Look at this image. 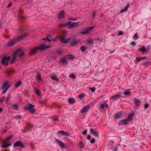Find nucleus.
I'll return each mask as SVG.
<instances>
[{"label": "nucleus", "instance_id": "72a5a7b5", "mask_svg": "<svg viewBox=\"0 0 151 151\" xmlns=\"http://www.w3.org/2000/svg\"><path fill=\"white\" fill-rule=\"evenodd\" d=\"M80 49L83 52L87 50V47L84 46H81Z\"/></svg>", "mask_w": 151, "mask_h": 151}, {"label": "nucleus", "instance_id": "393cba45", "mask_svg": "<svg viewBox=\"0 0 151 151\" xmlns=\"http://www.w3.org/2000/svg\"><path fill=\"white\" fill-rule=\"evenodd\" d=\"M136 60L138 62H139L143 60V59H146V57H141L140 58L137 57L136 58Z\"/></svg>", "mask_w": 151, "mask_h": 151}, {"label": "nucleus", "instance_id": "7ed1b4c3", "mask_svg": "<svg viewBox=\"0 0 151 151\" xmlns=\"http://www.w3.org/2000/svg\"><path fill=\"white\" fill-rule=\"evenodd\" d=\"M9 82L8 81H6L2 84L1 89H4L2 91L3 93H5L6 92L8 89L9 88L10 85H9Z\"/></svg>", "mask_w": 151, "mask_h": 151}, {"label": "nucleus", "instance_id": "7c9ffc66", "mask_svg": "<svg viewBox=\"0 0 151 151\" xmlns=\"http://www.w3.org/2000/svg\"><path fill=\"white\" fill-rule=\"evenodd\" d=\"M22 82L20 81H17L14 84V87H17L19 86L21 84Z\"/></svg>", "mask_w": 151, "mask_h": 151}, {"label": "nucleus", "instance_id": "2eb2a0df", "mask_svg": "<svg viewBox=\"0 0 151 151\" xmlns=\"http://www.w3.org/2000/svg\"><path fill=\"white\" fill-rule=\"evenodd\" d=\"M141 101L139 99H134L133 100V102L135 106H138L140 104Z\"/></svg>", "mask_w": 151, "mask_h": 151}, {"label": "nucleus", "instance_id": "39448f33", "mask_svg": "<svg viewBox=\"0 0 151 151\" xmlns=\"http://www.w3.org/2000/svg\"><path fill=\"white\" fill-rule=\"evenodd\" d=\"M19 41V39L13 38L7 44V46H11L13 45L18 42Z\"/></svg>", "mask_w": 151, "mask_h": 151}, {"label": "nucleus", "instance_id": "0e129e2a", "mask_svg": "<svg viewBox=\"0 0 151 151\" xmlns=\"http://www.w3.org/2000/svg\"><path fill=\"white\" fill-rule=\"evenodd\" d=\"M122 94V93L121 92H119L118 94H117V95H119V97L120 98L121 95Z\"/></svg>", "mask_w": 151, "mask_h": 151}, {"label": "nucleus", "instance_id": "2f4dec72", "mask_svg": "<svg viewBox=\"0 0 151 151\" xmlns=\"http://www.w3.org/2000/svg\"><path fill=\"white\" fill-rule=\"evenodd\" d=\"M133 116V114H130L128 115L127 117V119L128 120H131L132 119V117Z\"/></svg>", "mask_w": 151, "mask_h": 151}, {"label": "nucleus", "instance_id": "ea45409f", "mask_svg": "<svg viewBox=\"0 0 151 151\" xmlns=\"http://www.w3.org/2000/svg\"><path fill=\"white\" fill-rule=\"evenodd\" d=\"M58 118L59 116H57L56 117H52V119L53 121L55 122L58 121Z\"/></svg>", "mask_w": 151, "mask_h": 151}, {"label": "nucleus", "instance_id": "c85d7f7f", "mask_svg": "<svg viewBox=\"0 0 151 151\" xmlns=\"http://www.w3.org/2000/svg\"><path fill=\"white\" fill-rule=\"evenodd\" d=\"M68 102L70 104H73L75 102V101L73 98H69L68 99Z\"/></svg>", "mask_w": 151, "mask_h": 151}, {"label": "nucleus", "instance_id": "5fc2aeb1", "mask_svg": "<svg viewBox=\"0 0 151 151\" xmlns=\"http://www.w3.org/2000/svg\"><path fill=\"white\" fill-rule=\"evenodd\" d=\"M57 52L59 54V55H61L62 54V52L60 50H57Z\"/></svg>", "mask_w": 151, "mask_h": 151}, {"label": "nucleus", "instance_id": "6e6d98bb", "mask_svg": "<svg viewBox=\"0 0 151 151\" xmlns=\"http://www.w3.org/2000/svg\"><path fill=\"white\" fill-rule=\"evenodd\" d=\"M57 39H58V37H56L55 38L52 39V40L53 41L55 42L57 41Z\"/></svg>", "mask_w": 151, "mask_h": 151}, {"label": "nucleus", "instance_id": "9d476101", "mask_svg": "<svg viewBox=\"0 0 151 151\" xmlns=\"http://www.w3.org/2000/svg\"><path fill=\"white\" fill-rule=\"evenodd\" d=\"M123 116L122 112L120 111L115 114L114 115V118L116 119H121Z\"/></svg>", "mask_w": 151, "mask_h": 151}, {"label": "nucleus", "instance_id": "cd10ccee", "mask_svg": "<svg viewBox=\"0 0 151 151\" xmlns=\"http://www.w3.org/2000/svg\"><path fill=\"white\" fill-rule=\"evenodd\" d=\"M37 52V49L34 48L31 50L29 52V55H31L34 54Z\"/></svg>", "mask_w": 151, "mask_h": 151}, {"label": "nucleus", "instance_id": "680f3d73", "mask_svg": "<svg viewBox=\"0 0 151 151\" xmlns=\"http://www.w3.org/2000/svg\"><path fill=\"white\" fill-rule=\"evenodd\" d=\"M46 40H47L49 42H50L51 41L50 39H49V38L47 37H46Z\"/></svg>", "mask_w": 151, "mask_h": 151}, {"label": "nucleus", "instance_id": "423d86ee", "mask_svg": "<svg viewBox=\"0 0 151 151\" xmlns=\"http://www.w3.org/2000/svg\"><path fill=\"white\" fill-rule=\"evenodd\" d=\"M21 147L24 148L25 147L24 145L20 141L16 142L13 145V147Z\"/></svg>", "mask_w": 151, "mask_h": 151}, {"label": "nucleus", "instance_id": "bf43d9fd", "mask_svg": "<svg viewBox=\"0 0 151 151\" xmlns=\"http://www.w3.org/2000/svg\"><path fill=\"white\" fill-rule=\"evenodd\" d=\"M91 136L90 135H88V137H87V139L88 140H90L91 139Z\"/></svg>", "mask_w": 151, "mask_h": 151}, {"label": "nucleus", "instance_id": "e433bc0d", "mask_svg": "<svg viewBox=\"0 0 151 151\" xmlns=\"http://www.w3.org/2000/svg\"><path fill=\"white\" fill-rule=\"evenodd\" d=\"M12 106L14 107L16 109H18L19 107L18 104L17 103L14 104L12 105Z\"/></svg>", "mask_w": 151, "mask_h": 151}, {"label": "nucleus", "instance_id": "e2e57ef3", "mask_svg": "<svg viewBox=\"0 0 151 151\" xmlns=\"http://www.w3.org/2000/svg\"><path fill=\"white\" fill-rule=\"evenodd\" d=\"M12 3L11 2H9L7 8H9L12 5Z\"/></svg>", "mask_w": 151, "mask_h": 151}, {"label": "nucleus", "instance_id": "603ef678", "mask_svg": "<svg viewBox=\"0 0 151 151\" xmlns=\"http://www.w3.org/2000/svg\"><path fill=\"white\" fill-rule=\"evenodd\" d=\"M95 142V140L94 138H93L90 141V143H93Z\"/></svg>", "mask_w": 151, "mask_h": 151}, {"label": "nucleus", "instance_id": "37998d69", "mask_svg": "<svg viewBox=\"0 0 151 151\" xmlns=\"http://www.w3.org/2000/svg\"><path fill=\"white\" fill-rule=\"evenodd\" d=\"M96 14V11H93L92 14V18H94L95 17Z\"/></svg>", "mask_w": 151, "mask_h": 151}, {"label": "nucleus", "instance_id": "1a4fd4ad", "mask_svg": "<svg viewBox=\"0 0 151 151\" xmlns=\"http://www.w3.org/2000/svg\"><path fill=\"white\" fill-rule=\"evenodd\" d=\"M8 61L7 58V56H3L1 60V63L3 65H5L6 66L8 65Z\"/></svg>", "mask_w": 151, "mask_h": 151}, {"label": "nucleus", "instance_id": "de8ad7c7", "mask_svg": "<svg viewBox=\"0 0 151 151\" xmlns=\"http://www.w3.org/2000/svg\"><path fill=\"white\" fill-rule=\"evenodd\" d=\"M57 56H50V58L53 60H56L57 58Z\"/></svg>", "mask_w": 151, "mask_h": 151}, {"label": "nucleus", "instance_id": "13d9d810", "mask_svg": "<svg viewBox=\"0 0 151 151\" xmlns=\"http://www.w3.org/2000/svg\"><path fill=\"white\" fill-rule=\"evenodd\" d=\"M134 36L137 39L139 38V37L138 36V34L137 33L134 34Z\"/></svg>", "mask_w": 151, "mask_h": 151}, {"label": "nucleus", "instance_id": "4468645a", "mask_svg": "<svg viewBox=\"0 0 151 151\" xmlns=\"http://www.w3.org/2000/svg\"><path fill=\"white\" fill-rule=\"evenodd\" d=\"M78 22H74L68 26V28H76L78 26Z\"/></svg>", "mask_w": 151, "mask_h": 151}, {"label": "nucleus", "instance_id": "ddd939ff", "mask_svg": "<svg viewBox=\"0 0 151 151\" xmlns=\"http://www.w3.org/2000/svg\"><path fill=\"white\" fill-rule=\"evenodd\" d=\"M70 40V38L68 37L67 38H64L61 37L60 39V42L64 44H66Z\"/></svg>", "mask_w": 151, "mask_h": 151}, {"label": "nucleus", "instance_id": "a211bd4d", "mask_svg": "<svg viewBox=\"0 0 151 151\" xmlns=\"http://www.w3.org/2000/svg\"><path fill=\"white\" fill-rule=\"evenodd\" d=\"M55 141L57 142L59 144L60 146L63 148L65 146V144L63 143L60 140L58 139H56L55 140Z\"/></svg>", "mask_w": 151, "mask_h": 151}, {"label": "nucleus", "instance_id": "a878e982", "mask_svg": "<svg viewBox=\"0 0 151 151\" xmlns=\"http://www.w3.org/2000/svg\"><path fill=\"white\" fill-rule=\"evenodd\" d=\"M77 44V41L76 40H73L70 42V45L72 46L76 45Z\"/></svg>", "mask_w": 151, "mask_h": 151}, {"label": "nucleus", "instance_id": "473e14b6", "mask_svg": "<svg viewBox=\"0 0 151 151\" xmlns=\"http://www.w3.org/2000/svg\"><path fill=\"white\" fill-rule=\"evenodd\" d=\"M124 95L127 96H131V93L129 91H126L124 92Z\"/></svg>", "mask_w": 151, "mask_h": 151}, {"label": "nucleus", "instance_id": "3c124183", "mask_svg": "<svg viewBox=\"0 0 151 151\" xmlns=\"http://www.w3.org/2000/svg\"><path fill=\"white\" fill-rule=\"evenodd\" d=\"M130 44H131V45H132V46H135V45H136V43H135V42H134V41H132V42H131V43H130Z\"/></svg>", "mask_w": 151, "mask_h": 151}, {"label": "nucleus", "instance_id": "f3484780", "mask_svg": "<svg viewBox=\"0 0 151 151\" xmlns=\"http://www.w3.org/2000/svg\"><path fill=\"white\" fill-rule=\"evenodd\" d=\"M33 88L35 91L36 94L38 96H41V93L40 91L36 87L33 86Z\"/></svg>", "mask_w": 151, "mask_h": 151}, {"label": "nucleus", "instance_id": "9b49d317", "mask_svg": "<svg viewBox=\"0 0 151 151\" xmlns=\"http://www.w3.org/2000/svg\"><path fill=\"white\" fill-rule=\"evenodd\" d=\"M65 12L64 11H61L59 12L58 14V18L60 19L65 18Z\"/></svg>", "mask_w": 151, "mask_h": 151}, {"label": "nucleus", "instance_id": "69168bd1", "mask_svg": "<svg viewBox=\"0 0 151 151\" xmlns=\"http://www.w3.org/2000/svg\"><path fill=\"white\" fill-rule=\"evenodd\" d=\"M7 59L8 61H9V60L10 58V56H9L8 57H7Z\"/></svg>", "mask_w": 151, "mask_h": 151}, {"label": "nucleus", "instance_id": "0eeeda50", "mask_svg": "<svg viewBox=\"0 0 151 151\" xmlns=\"http://www.w3.org/2000/svg\"><path fill=\"white\" fill-rule=\"evenodd\" d=\"M58 136L60 137L62 135L69 136L70 135L68 132L64 131H58Z\"/></svg>", "mask_w": 151, "mask_h": 151}, {"label": "nucleus", "instance_id": "20e7f679", "mask_svg": "<svg viewBox=\"0 0 151 151\" xmlns=\"http://www.w3.org/2000/svg\"><path fill=\"white\" fill-rule=\"evenodd\" d=\"M93 28V27H91L85 29L81 32V33L83 35L88 34L91 32Z\"/></svg>", "mask_w": 151, "mask_h": 151}, {"label": "nucleus", "instance_id": "f8f14e48", "mask_svg": "<svg viewBox=\"0 0 151 151\" xmlns=\"http://www.w3.org/2000/svg\"><path fill=\"white\" fill-rule=\"evenodd\" d=\"M89 106L88 105H86L84 106L82 109L81 110L80 113L84 114L87 112L89 109Z\"/></svg>", "mask_w": 151, "mask_h": 151}, {"label": "nucleus", "instance_id": "412c9836", "mask_svg": "<svg viewBox=\"0 0 151 151\" xmlns=\"http://www.w3.org/2000/svg\"><path fill=\"white\" fill-rule=\"evenodd\" d=\"M138 50L141 51L142 53H144L146 52L147 50L145 48V47L142 46Z\"/></svg>", "mask_w": 151, "mask_h": 151}, {"label": "nucleus", "instance_id": "c9c22d12", "mask_svg": "<svg viewBox=\"0 0 151 151\" xmlns=\"http://www.w3.org/2000/svg\"><path fill=\"white\" fill-rule=\"evenodd\" d=\"M87 42L89 44L92 45L93 44V40L91 39H88L87 40Z\"/></svg>", "mask_w": 151, "mask_h": 151}, {"label": "nucleus", "instance_id": "b1692460", "mask_svg": "<svg viewBox=\"0 0 151 151\" xmlns=\"http://www.w3.org/2000/svg\"><path fill=\"white\" fill-rule=\"evenodd\" d=\"M28 35V33H25L23 35L19 36L17 39H19V40L20 39H22L24 38L25 37H26Z\"/></svg>", "mask_w": 151, "mask_h": 151}, {"label": "nucleus", "instance_id": "f257e3e1", "mask_svg": "<svg viewBox=\"0 0 151 151\" xmlns=\"http://www.w3.org/2000/svg\"><path fill=\"white\" fill-rule=\"evenodd\" d=\"M13 137L12 135L7 137L3 141L1 147L2 148H5L12 145V144L8 142L10 141Z\"/></svg>", "mask_w": 151, "mask_h": 151}, {"label": "nucleus", "instance_id": "4d7b16f0", "mask_svg": "<svg viewBox=\"0 0 151 151\" xmlns=\"http://www.w3.org/2000/svg\"><path fill=\"white\" fill-rule=\"evenodd\" d=\"M123 32L122 31H120L118 33V35H123Z\"/></svg>", "mask_w": 151, "mask_h": 151}, {"label": "nucleus", "instance_id": "58836bf2", "mask_svg": "<svg viewBox=\"0 0 151 151\" xmlns=\"http://www.w3.org/2000/svg\"><path fill=\"white\" fill-rule=\"evenodd\" d=\"M86 95L84 93H81L78 95V98L80 99H81L82 98L85 97Z\"/></svg>", "mask_w": 151, "mask_h": 151}, {"label": "nucleus", "instance_id": "6ab92c4d", "mask_svg": "<svg viewBox=\"0 0 151 151\" xmlns=\"http://www.w3.org/2000/svg\"><path fill=\"white\" fill-rule=\"evenodd\" d=\"M50 47V46H46L45 45H41V46L39 47L38 49L40 50H44Z\"/></svg>", "mask_w": 151, "mask_h": 151}, {"label": "nucleus", "instance_id": "8fccbe9b", "mask_svg": "<svg viewBox=\"0 0 151 151\" xmlns=\"http://www.w3.org/2000/svg\"><path fill=\"white\" fill-rule=\"evenodd\" d=\"M37 79L38 80L40 81H41L42 79L40 75H38L37 77Z\"/></svg>", "mask_w": 151, "mask_h": 151}, {"label": "nucleus", "instance_id": "6e6552de", "mask_svg": "<svg viewBox=\"0 0 151 151\" xmlns=\"http://www.w3.org/2000/svg\"><path fill=\"white\" fill-rule=\"evenodd\" d=\"M90 133L93 135L95 136L98 137L99 135V132L95 129L91 128L90 129Z\"/></svg>", "mask_w": 151, "mask_h": 151}, {"label": "nucleus", "instance_id": "aec40b11", "mask_svg": "<svg viewBox=\"0 0 151 151\" xmlns=\"http://www.w3.org/2000/svg\"><path fill=\"white\" fill-rule=\"evenodd\" d=\"M119 98H120L119 97V95H117V94H116L114 95L110 98V99H113V101H114L116 100L117 99H118Z\"/></svg>", "mask_w": 151, "mask_h": 151}, {"label": "nucleus", "instance_id": "79ce46f5", "mask_svg": "<svg viewBox=\"0 0 151 151\" xmlns=\"http://www.w3.org/2000/svg\"><path fill=\"white\" fill-rule=\"evenodd\" d=\"M11 97V96L9 94L8 95L6 99V101L7 102L9 101V99H10Z\"/></svg>", "mask_w": 151, "mask_h": 151}, {"label": "nucleus", "instance_id": "f704fd0d", "mask_svg": "<svg viewBox=\"0 0 151 151\" xmlns=\"http://www.w3.org/2000/svg\"><path fill=\"white\" fill-rule=\"evenodd\" d=\"M51 78L53 80L56 81L58 82L59 81V79L55 76H51Z\"/></svg>", "mask_w": 151, "mask_h": 151}, {"label": "nucleus", "instance_id": "49530a36", "mask_svg": "<svg viewBox=\"0 0 151 151\" xmlns=\"http://www.w3.org/2000/svg\"><path fill=\"white\" fill-rule=\"evenodd\" d=\"M87 129H85L82 133V134L83 135H86L87 133Z\"/></svg>", "mask_w": 151, "mask_h": 151}, {"label": "nucleus", "instance_id": "4c0bfd02", "mask_svg": "<svg viewBox=\"0 0 151 151\" xmlns=\"http://www.w3.org/2000/svg\"><path fill=\"white\" fill-rule=\"evenodd\" d=\"M79 148L80 149H82L84 147V145L83 144V142L82 141H80L79 142Z\"/></svg>", "mask_w": 151, "mask_h": 151}, {"label": "nucleus", "instance_id": "c756f323", "mask_svg": "<svg viewBox=\"0 0 151 151\" xmlns=\"http://www.w3.org/2000/svg\"><path fill=\"white\" fill-rule=\"evenodd\" d=\"M61 62L63 63V64L65 65L68 63L67 62L65 58H63L61 60Z\"/></svg>", "mask_w": 151, "mask_h": 151}, {"label": "nucleus", "instance_id": "5701e85b", "mask_svg": "<svg viewBox=\"0 0 151 151\" xmlns=\"http://www.w3.org/2000/svg\"><path fill=\"white\" fill-rule=\"evenodd\" d=\"M129 6V4H127L125 6L124 9H122L120 11V13H122L123 12H126Z\"/></svg>", "mask_w": 151, "mask_h": 151}, {"label": "nucleus", "instance_id": "338daca9", "mask_svg": "<svg viewBox=\"0 0 151 151\" xmlns=\"http://www.w3.org/2000/svg\"><path fill=\"white\" fill-rule=\"evenodd\" d=\"M117 149L116 147H115L113 149V151H117Z\"/></svg>", "mask_w": 151, "mask_h": 151}, {"label": "nucleus", "instance_id": "052dcab7", "mask_svg": "<svg viewBox=\"0 0 151 151\" xmlns=\"http://www.w3.org/2000/svg\"><path fill=\"white\" fill-rule=\"evenodd\" d=\"M22 118V116L20 115H17L16 116V118L18 119H20Z\"/></svg>", "mask_w": 151, "mask_h": 151}, {"label": "nucleus", "instance_id": "c03bdc74", "mask_svg": "<svg viewBox=\"0 0 151 151\" xmlns=\"http://www.w3.org/2000/svg\"><path fill=\"white\" fill-rule=\"evenodd\" d=\"M90 90L92 92H93L95 91L96 88L94 87L90 88Z\"/></svg>", "mask_w": 151, "mask_h": 151}, {"label": "nucleus", "instance_id": "a19ab883", "mask_svg": "<svg viewBox=\"0 0 151 151\" xmlns=\"http://www.w3.org/2000/svg\"><path fill=\"white\" fill-rule=\"evenodd\" d=\"M105 103H104L103 104H101L100 106V108L101 109H103L105 107Z\"/></svg>", "mask_w": 151, "mask_h": 151}, {"label": "nucleus", "instance_id": "dca6fc26", "mask_svg": "<svg viewBox=\"0 0 151 151\" xmlns=\"http://www.w3.org/2000/svg\"><path fill=\"white\" fill-rule=\"evenodd\" d=\"M17 55L20 58H22V56L24 55V52L23 51L20 50L19 49H18L16 51Z\"/></svg>", "mask_w": 151, "mask_h": 151}, {"label": "nucleus", "instance_id": "864d4df0", "mask_svg": "<svg viewBox=\"0 0 151 151\" xmlns=\"http://www.w3.org/2000/svg\"><path fill=\"white\" fill-rule=\"evenodd\" d=\"M148 106H149V104H147V103H145V106H144L145 108V109H147V108H148Z\"/></svg>", "mask_w": 151, "mask_h": 151}, {"label": "nucleus", "instance_id": "4be33fe9", "mask_svg": "<svg viewBox=\"0 0 151 151\" xmlns=\"http://www.w3.org/2000/svg\"><path fill=\"white\" fill-rule=\"evenodd\" d=\"M128 123L127 119H122L119 122V123L122 124L127 125Z\"/></svg>", "mask_w": 151, "mask_h": 151}, {"label": "nucleus", "instance_id": "f03ea898", "mask_svg": "<svg viewBox=\"0 0 151 151\" xmlns=\"http://www.w3.org/2000/svg\"><path fill=\"white\" fill-rule=\"evenodd\" d=\"M35 106L31 104H29L28 106H25L24 109L25 110H28L32 114L34 113L35 111L34 107Z\"/></svg>", "mask_w": 151, "mask_h": 151}, {"label": "nucleus", "instance_id": "bb28decb", "mask_svg": "<svg viewBox=\"0 0 151 151\" xmlns=\"http://www.w3.org/2000/svg\"><path fill=\"white\" fill-rule=\"evenodd\" d=\"M18 56L17 52L16 51H15L14 55L12 57V60L10 62V63H12L17 58V56Z\"/></svg>", "mask_w": 151, "mask_h": 151}, {"label": "nucleus", "instance_id": "774afa93", "mask_svg": "<svg viewBox=\"0 0 151 151\" xmlns=\"http://www.w3.org/2000/svg\"><path fill=\"white\" fill-rule=\"evenodd\" d=\"M71 22H72L70 21L68 23V25L69 26L70 24H71Z\"/></svg>", "mask_w": 151, "mask_h": 151}, {"label": "nucleus", "instance_id": "a18cd8bd", "mask_svg": "<svg viewBox=\"0 0 151 151\" xmlns=\"http://www.w3.org/2000/svg\"><path fill=\"white\" fill-rule=\"evenodd\" d=\"M68 58L69 59H74V57L71 55H69Z\"/></svg>", "mask_w": 151, "mask_h": 151}, {"label": "nucleus", "instance_id": "09e8293b", "mask_svg": "<svg viewBox=\"0 0 151 151\" xmlns=\"http://www.w3.org/2000/svg\"><path fill=\"white\" fill-rule=\"evenodd\" d=\"M70 78H75V75L74 74H71L69 76Z\"/></svg>", "mask_w": 151, "mask_h": 151}]
</instances>
